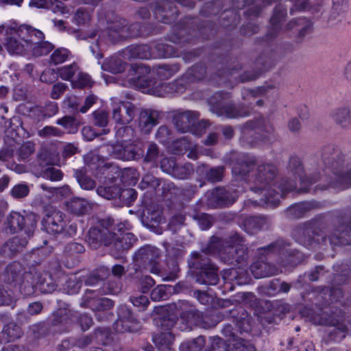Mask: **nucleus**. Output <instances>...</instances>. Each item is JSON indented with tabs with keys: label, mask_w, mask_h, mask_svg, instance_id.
<instances>
[{
	"label": "nucleus",
	"mask_w": 351,
	"mask_h": 351,
	"mask_svg": "<svg viewBox=\"0 0 351 351\" xmlns=\"http://www.w3.org/2000/svg\"><path fill=\"white\" fill-rule=\"evenodd\" d=\"M321 160L322 166L320 168L323 174L319 173V177L309 178L304 175L298 158H291L289 164L296 167L295 174L301 184L306 181L311 184L319 181L317 187L322 190L330 188L343 190L351 186V167L347 166L345 156L336 145L329 144L324 146L321 150Z\"/></svg>",
	"instance_id": "f257e3e1"
},
{
	"label": "nucleus",
	"mask_w": 351,
	"mask_h": 351,
	"mask_svg": "<svg viewBox=\"0 0 351 351\" xmlns=\"http://www.w3.org/2000/svg\"><path fill=\"white\" fill-rule=\"evenodd\" d=\"M278 169L272 163H262L257 166L256 170L252 175L253 185L250 186L251 191L263 195L260 198V203L271 207L278 206L280 198L289 191L295 190L297 187L298 175L295 180L287 178L276 180Z\"/></svg>",
	"instance_id": "f03ea898"
},
{
	"label": "nucleus",
	"mask_w": 351,
	"mask_h": 351,
	"mask_svg": "<svg viewBox=\"0 0 351 351\" xmlns=\"http://www.w3.org/2000/svg\"><path fill=\"white\" fill-rule=\"evenodd\" d=\"M291 235L296 242L307 247L314 243L326 245L328 241L330 245H351V222L339 223L324 235L315 232V223L308 221L297 226Z\"/></svg>",
	"instance_id": "7ed1b4c3"
},
{
	"label": "nucleus",
	"mask_w": 351,
	"mask_h": 351,
	"mask_svg": "<svg viewBox=\"0 0 351 351\" xmlns=\"http://www.w3.org/2000/svg\"><path fill=\"white\" fill-rule=\"evenodd\" d=\"M86 241L93 249H98L102 245L110 247L111 253L118 256L133 245L136 238L130 232L117 234L107 228L95 227L89 230Z\"/></svg>",
	"instance_id": "20e7f679"
},
{
	"label": "nucleus",
	"mask_w": 351,
	"mask_h": 351,
	"mask_svg": "<svg viewBox=\"0 0 351 351\" xmlns=\"http://www.w3.org/2000/svg\"><path fill=\"white\" fill-rule=\"evenodd\" d=\"M243 143L253 147L258 143H270L275 138V128L269 119L261 116L241 126Z\"/></svg>",
	"instance_id": "39448f33"
},
{
	"label": "nucleus",
	"mask_w": 351,
	"mask_h": 351,
	"mask_svg": "<svg viewBox=\"0 0 351 351\" xmlns=\"http://www.w3.org/2000/svg\"><path fill=\"white\" fill-rule=\"evenodd\" d=\"M16 34L27 45L34 56L47 55L54 47L51 43L44 40L45 35L43 32L31 25H21L16 31Z\"/></svg>",
	"instance_id": "423d86ee"
},
{
	"label": "nucleus",
	"mask_w": 351,
	"mask_h": 351,
	"mask_svg": "<svg viewBox=\"0 0 351 351\" xmlns=\"http://www.w3.org/2000/svg\"><path fill=\"white\" fill-rule=\"evenodd\" d=\"M47 274L44 276L40 274L32 272H25L23 274L22 281L20 283L19 289L21 293L25 296H31L36 293L37 288L42 293H49L56 289V285L51 282H47Z\"/></svg>",
	"instance_id": "0eeeda50"
},
{
	"label": "nucleus",
	"mask_w": 351,
	"mask_h": 351,
	"mask_svg": "<svg viewBox=\"0 0 351 351\" xmlns=\"http://www.w3.org/2000/svg\"><path fill=\"white\" fill-rule=\"evenodd\" d=\"M220 93H216L209 99L210 110L213 113L218 116H225L229 119H236L247 117L251 113L250 107L234 104H223L221 102L216 100L217 97H220Z\"/></svg>",
	"instance_id": "6e6552de"
},
{
	"label": "nucleus",
	"mask_w": 351,
	"mask_h": 351,
	"mask_svg": "<svg viewBox=\"0 0 351 351\" xmlns=\"http://www.w3.org/2000/svg\"><path fill=\"white\" fill-rule=\"evenodd\" d=\"M159 256L158 249L151 245H145L135 253L134 260L138 267L147 269L152 274H160Z\"/></svg>",
	"instance_id": "1a4fd4ad"
},
{
	"label": "nucleus",
	"mask_w": 351,
	"mask_h": 351,
	"mask_svg": "<svg viewBox=\"0 0 351 351\" xmlns=\"http://www.w3.org/2000/svg\"><path fill=\"white\" fill-rule=\"evenodd\" d=\"M208 250L211 253H219L220 258L225 263H236L237 247L223 243L217 237L213 236L210 238Z\"/></svg>",
	"instance_id": "9d476101"
},
{
	"label": "nucleus",
	"mask_w": 351,
	"mask_h": 351,
	"mask_svg": "<svg viewBox=\"0 0 351 351\" xmlns=\"http://www.w3.org/2000/svg\"><path fill=\"white\" fill-rule=\"evenodd\" d=\"M64 218L63 213L56 209H52L45 215L42 223L48 233L58 234L62 232L66 226Z\"/></svg>",
	"instance_id": "9b49d317"
},
{
	"label": "nucleus",
	"mask_w": 351,
	"mask_h": 351,
	"mask_svg": "<svg viewBox=\"0 0 351 351\" xmlns=\"http://www.w3.org/2000/svg\"><path fill=\"white\" fill-rule=\"evenodd\" d=\"M237 198L235 191L225 188H216L208 195V204L214 208H221L232 204Z\"/></svg>",
	"instance_id": "f8f14e48"
},
{
	"label": "nucleus",
	"mask_w": 351,
	"mask_h": 351,
	"mask_svg": "<svg viewBox=\"0 0 351 351\" xmlns=\"http://www.w3.org/2000/svg\"><path fill=\"white\" fill-rule=\"evenodd\" d=\"M135 114L136 107L133 104L121 101L114 106L112 116L116 123L125 125L132 121Z\"/></svg>",
	"instance_id": "ddd939ff"
},
{
	"label": "nucleus",
	"mask_w": 351,
	"mask_h": 351,
	"mask_svg": "<svg viewBox=\"0 0 351 351\" xmlns=\"http://www.w3.org/2000/svg\"><path fill=\"white\" fill-rule=\"evenodd\" d=\"M272 224L271 219L267 216H249L245 217L241 228L249 234H255L261 230H267Z\"/></svg>",
	"instance_id": "4468645a"
},
{
	"label": "nucleus",
	"mask_w": 351,
	"mask_h": 351,
	"mask_svg": "<svg viewBox=\"0 0 351 351\" xmlns=\"http://www.w3.org/2000/svg\"><path fill=\"white\" fill-rule=\"evenodd\" d=\"M257 65H262L258 71H246L241 74H239L238 69H232L226 72V76L230 77V80L233 78L236 82H246L255 80L261 74L263 71L269 67V62H263V57H259L256 60Z\"/></svg>",
	"instance_id": "2eb2a0df"
},
{
	"label": "nucleus",
	"mask_w": 351,
	"mask_h": 351,
	"mask_svg": "<svg viewBox=\"0 0 351 351\" xmlns=\"http://www.w3.org/2000/svg\"><path fill=\"white\" fill-rule=\"evenodd\" d=\"M199 118V113L197 111L178 112L173 115V122L176 128L180 132H191L194 123L198 121Z\"/></svg>",
	"instance_id": "dca6fc26"
},
{
	"label": "nucleus",
	"mask_w": 351,
	"mask_h": 351,
	"mask_svg": "<svg viewBox=\"0 0 351 351\" xmlns=\"http://www.w3.org/2000/svg\"><path fill=\"white\" fill-rule=\"evenodd\" d=\"M254 157L248 155H240L232 163V173L238 179H246L250 172L254 168Z\"/></svg>",
	"instance_id": "f3484780"
},
{
	"label": "nucleus",
	"mask_w": 351,
	"mask_h": 351,
	"mask_svg": "<svg viewBox=\"0 0 351 351\" xmlns=\"http://www.w3.org/2000/svg\"><path fill=\"white\" fill-rule=\"evenodd\" d=\"M93 291L87 289L80 306L89 308L95 311H103L110 309L114 306V302L107 298H93L90 295Z\"/></svg>",
	"instance_id": "a211bd4d"
},
{
	"label": "nucleus",
	"mask_w": 351,
	"mask_h": 351,
	"mask_svg": "<svg viewBox=\"0 0 351 351\" xmlns=\"http://www.w3.org/2000/svg\"><path fill=\"white\" fill-rule=\"evenodd\" d=\"M217 271V267L213 264L199 271H193L192 277L199 285H216L219 280Z\"/></svg>",
	"instance_id": "6ab92c4d"
},
{
	"label": "nucleus",
	"mask_w": 351,
	"mask_h": 351,
	"mask_svg": "<svg viewBox=\"0 0 351 351\" xmlns=\"http://www.w3.org/2000/svg\"><path fill=\"white\" fill-rule=\"evenodd\" d=\"M258 250L262 254H268L269 252L278 254L282 256L280 263L282 266H286L289 262L292 261L291 260L287 261L283 260L284 256L285 258L287 256H291L292 252L290 250V243L282 239H278L267 246L259 248Z\"/></svg>",
	"instance_id": "aec40b11"
},
{
	"label": "nucleus",
	"mask_w": 351,
	"mask_h": 351,
	"mask_svg": "<svg viewBox=\"0 0 351 351\" xmlns=\"http://www.w3.org/2000/svg\"><path fill=\"white\" fill-rule=\"evenodd\" d=\"M330 117L341 129H351V108L349 106H341L334 108L330 113Z\"/></svg>",
	"instance_id": "412c9836"
},
{
	"label": "nucleus",
	"mask_w": 351,
	"mask_h": 351,
	"mask_svg": "<svg viewBox=\"0 0 351 351\" xmlns=\"http://www.w3.org/2000/svg\"><path fill=\"white\" fill-rule=\"evenodd\" d=\"M23 274L21 264L17 262H14L6 267L0 282L13 288L16 285L21 278H23Z\"/></svg>",
	"instance_id": "4be33fe9"
},
{
	"label": "nucleus",
	"mask_w": 351,
	"mask_h": 351,
	"mask_svg": "<svg viewBox=\"0 0 351 351\" xmlns=\"http://www.w3.org/2000/svg\"><path fill=\"white\" fill-rule=\"evenodd\" d=\"M160 114L156 110L145 109L141 111L138 125L142 132L149 134L152 128L158 124Z\"/></svg>",
	"instance_id": "5701e85b"
},
{
	"label": "nucleus",
	"mask_w": 351,
	"mask_h": 351,
	"mask_svg": "<svg viewBox=\"0 0 351 351\" xmlns=\"http://www.w3.org/2000/svg\"><path fill=\"white\" fill-rule=\"evenodd\" d=\"M27 237H14L6 241L0 249V254L4 257L11 258L22 251L27 245Z\"/></svg>",
	"instance_id": "b1692460"
},
{
	"label": "nucleus",
	"mask_w": 351,
	"mask_h": 351,
	"mask_svg": "<svg viewBox=\"0 0 351 351\" xmlns=\"http://www.w3.org/2000/svg\"><path fill=\"white\" fill-rule=\"evenodd\" d=\"M287 16V9L282 4H279L274 10V13L270 19L271 28L267 32V36L270 38L276 37L282 30L281 23Z\"/></svg>",
	"instance_id": "393cba45"
},
{
	"label": "nucleus",
	"mask_w": 351,
	"mask_h": 351,
	"mask_svg": "<svg viewBox=\"0 0 351 351\" xmlns=\"http://www.w3.org/2000/svg\"><path fill=\"white\" fill-rule=\"evenodd\" d=\"M250 270L256 278H266L278 274V269L274 265L263 261H257L252 264Z\"/></svg>",
	"instance_id": "a878e982"
},
{
	"label": "nucleus",
	"mask_w": 351,
	"mask_h": 351,
	"mask_svg": "<svg viewBox=\"0 0 351 351\" xmlns=\"http://www.w3.org/2000/svg\"><path fill=\"white\" fill-rule=\"evenodd\" d=\"M208 254H212L208 250V247L200 252H193L188 259V265L191 269L200 270L206 267H208L213 263L208 257Z\"/></svg>",
	"instance_id": "bb28decb"
},
{
	"label": "nucleus",
	"mask_w": 351,
	"mask_h": 351,
	"mask_svg": "<svg viewBox=\"0 0 351 351\" xmlns=\"http://www.w3.org/2000/svg\"><path fill=\"white\" fill-rule=\"evenodd\" d=\"M68 212L81 216L87 214L91 210L90 204L84 198L73 197L65 203Z\"/></svg>",
	"instance_id": "cd10ccee"
},
{
	"label": "nucleus",
	"mask_w": 351,
	"mask_h": 351,
	"mask_svg": "<svg viewBox=\"0 0 351 351\" xmlns=\"http://www.w3.org/2000/svg\"><path fill=\"white\" fill-rule=\"evenodd\" d=\"M22 222H25L24 215L19 212L12 211L5 218L3 223L4 230L6 233L13 234L19 232Z\"/></svg>",
	"instance_id": "c85d7f7f"
},
{
	"label": "nucleus",
	"mask_w": 351,
	"mask_h": 351,
	"mask_svg": "<svg viewBox=\"0 0 351 351\" xmlns=\"http://www.w3.org/2000/svg\"><path fill=\"white\" fill-rule=\"evenodd\" d=\"M5 47L10 54L25 55L31 52L27 45L17 36L16 33L14 36L7 38Z\"/></svg>",
	"instance_id": "c756f323"
},
{
	"label": "nucleus",
	"mask_w": 351,
	"mask_h": 351,
	"mask_svg": "<svg viewBox=\"0 0 351 351\" xmlns=\"http://www.w3.org/2000/svg\"><path fill=\"white\" fill-rule=\"evenodd\" d=\"M23 332L15 322H10L5 324L1 332V338L5 342L12 341L22 337Z\"/></svg>",
	"instance_id": "7c9ffc66"
},
{
	"label": "nucleus",
	"mask_w": 351,
	"mask_h": 351,
	"mask_svg": "<svg viewBox=\"0 0 351 351\" xmlns=\"http://www.w3.org/2000/svg\"><path fill=\"white\" fill-rule=\"evenodd\" d=\"M180 321L185 326L184 328L182 327V330H192L194 326L202 323V316L198 311L191 309L182 313Z\"/></svg>",
	"instance_id": "2f4dec72"
},
{
	"label": "nucleus",
	"mask_w": 351,
	"mask_h": 351,
	"mask_svg": "<svg viewBox=\"0 0 351 351\" xmlns=\"http://www.w3.org/2000/svg\"><path fill=\"white\" fill-rule=\"evenodd\" d=\"M313 207L314 205L311 202H300L289 206L285 210V215L290 219H298L304 217Z\"/></svg>",
	"instance_id": "473e14b6"
},
{
	"label": "nucleus",
	"mask_w": 351,
	"mask_h": 351,
	"mask_svg": "<svg viewBox=\"0 0 351 351\" xmlns=\"http://www.w3.org/2000/svg\"><path fill=\"white\" fill-rule=\"evenodd\" d=\"M24 219H25V222H22L19 231H23L26 235L25 237L29 239L34 235L36 229L38 217L33 213H29L24 215Z\"/></svg>",
	"instance_id": "72a5a7b5"
},
{
	"label": "nucleus",
	"mask_w": 351,
	"mask_h": 351,
	"mask_svg": "<svg viewBox=\"0 0 351 351\" xmlns=\"http://www.w3.org/2000/svg\"><path fill=\"white\" fill-rule=\"evenodd\" d=\"M127 52L129 58L149 59L152 57L151 48L147 45H132Z\"/></svg>",
	"instance_id": "f704fd0d"
},
{
	"label": "nucleus",
	"mask_w": 351,
	"mask_h": 351,
	"mask_svg": "<svg viewBox=\"0 0 351 351\" xmlns=\"http://www.w3.org/2000/svg\"><path fill=\"white\" fill-rule=\"evenodd\" d=\"M174 336L171 332H161L154 337V341L160 351L171 350Z\"/></svg>",
	"instance_id": "c9c22d12"
},
{
	"label": "nucleus",
	"mask_w": 351,
	"mask_h": 351,
	"mask_svg": "<svg viewBox=\"0 0 351 351\" xmlns=\"http://www.w3.org/2000/svg\"><path fill=\"white\" fill-rule=\"evenodd\" d=\"M76 317L75 313L69 308H62L53 314L51 324L54 326L67 323Z\"/></svg>",
	"instance_id": "e433bc0d"
},
{
	"label": "nucleus",
	"mask_w": 351,
	"mask_h": 351,
	"mask_svg": "<svg viewBox=\"0 0 351 351\" xmlns=\"http://www.w3.org/2000/svg\"><path fill=\"white\" fill-rule=\"evenodd\" d=\"M74 175L82 189L92 190L96 186L95 181L86 174L85 169L75 170Z\"/></svg>",
	"instance_id": "4c0bfd02"
},
{
	"label": "nucleus",
	"mask_w": 351,
	"mask_h": 351,
	"mask_svg": "<svg viewBox=\"0 0 351 351\" xmlns=\"http://www.w3.org/2000/svg\"><path fill=\"white\" fill-rule=\"evenodd\" d=\"M179 70L177 65H158L153 68L154 73L157 75L159 80H165L171 77Z\"/></svg>",
	"instance_id": "58836bf2"
},
{
	"label": "nucleus",
	"mask_w": 351,
	"mask_h": 351,
	"mask_svg": "<svg viewBox=\"0 0 351 351\" xmlns=\"http://www.w3.org/2000/svg\"><path fill=\"white\" fill-rule=\"evenodd\" d=\"M124 65L120 58L112 57L102 64L101 68L103 70L112 73H119L124 71Z\"/></svg>",
	"instance_id": "ea45409f"
},
{
	"label": "nucleus",
	"mask_w": 351,
	"mask_h": 351,
	"mask_svg": "<svg viewBox=\"0 0 351 351\" xmlns=\"http://www.w3.org/2000/svg\"><path fill=\"white\" fill-rule=\"evenodd\" d=\"M56 124L62 126L68 133L75 134L78 131L80 123L73 116H64L56 121Z\"/></svg>",
	"instance_id": "a19ab883"
},
{
	"label": "nucleus",
	"mask_w": 351,
	"mask_h": 351,
	"mask_svg": "<svg viewBox=\"0 0 351 351\" xmlns=\"http://www.w3.org/2000/svg\"><path fill=\"white\" fill-rule=\"evenodd\" d=\"M295 27H298L300 36H304L311 29V23L305 18H300L292 20L287 25V29H291Z\"/></svg>",
	"instance_id": "79ce46f5"
},
{
	"label": "nucleus",
	"mask_w": 351,
	"mask_h": 351,
	"mask_svg": "<svg viewBox=\"0 0 351 351\" xmlns=\"http://www.w3.org/2000/svg\"><path fill=\"white\" fill-rule=\"evenodd\" d=\"M121 187L114 184L110 186H99L97 189V193L101 197L107 199L119 198Z\"/></svg>",
	"instance_id": "37998d69"
},
{
	"label": "nucleus",
	"mask_w": 351,
	"mask_h": 351,
	"mask_svg": "<svg viewBox=\"0 0 351 351\" xmlns=\"http://www.w3.org/2000/svg\"><path fill=\"white\" fill-rule=\"evenodd\" d=\"M328 324L334 326V328L329 331L331 340L339 341L345 338L346 332L347 330V328L345 325L339 324L337 321H331Z\"/></svg>",
	"instance_id": "c03bdc74"
},
{
	"label": "nucleus",
	"mask_w": 351,
	"mask_h": 351,
	"mask_svg": "<svg viewBox=\"0 0 351 351\" xmlns=\"http://www.w3.org/2000/svg\"><path fill=\"white\" fill-rule=\"evenodd\" d=\"M122 24L123 25V30H121L119 36L132 38L137 37L141 35V26L138 23H133L130 26L127 25L126 21L124 19L121 20Z\"/></svg>",
	"instance_id": "a18cd8bd"
},
{
	"label": "nucleus",
	"mask_w": 351,
	"mask_h": 351,
	"mask_svg": "<svg viewBox=\"0 0 351 351\" xmlns=\"http://www.w3.org/2000/svg\"><path fill=\"white\" fill-rule=\"evenodd\" d=\"M205 346L204 337L199 336L191 341L184 342L180 346L182 351H202Z\"/></svg>",
	"instance_id": "49530a36"
},
{
	"label": "nucleus",
	"mask_w": 351,
	"mask_h": 351,
	"mask_svg": "<svg viewBox=\"0 0 351 351\" xmlns=\"http://www.w3.org/2000/svg\"><path fill=\"white\" fill-rule=\"evenodd\" d=\"M152 56L157 58H169L173 55L174 51L171 45L158 43L152 51Z\"/></svg>",
	"instance_id": "de8ad7c7"
},
{
	"label": "nucleus",
	"mask_w": 351,
	"mask_h": 351,
	"mask_svg": "<svg viewBox=\"0 0 351 351\" xmlns=\"http://www.w3.org/2000/svg\"><path fill=\"white\" fill-rule=\"evenodd\" d=\"M225 168L223 166H218L210 168L205 174L207 181L215 183L221 181L223 177Z\"/></svg>",
	"instance_id": "09e8293b"
},
{
	"label": "nucleus",
	"mask_w": 351,
	"mask_h": 351,
	"mask_svg": "<svg viewBox=\"0 0 351 351\" xmlns=\"http://www.w3.org/2000/svg\"><path fill=\"white\" fill-rule=\"evenodd\" d=\"M193 170L191 164H184L183 165H176L171 176L178 179H186L193 173Z\"/></svg>",
	"instance_id": "8fccbe9b"
},
{
	"label": "nucleus",
	"mask_w": 351,
	"mask_h": 351,
	"mask_svg": "<svg viewBox=\"0 0 351 351\" xmlns=\"http://www.w3.org/2000/svg\"><path fill=\"white\" fill-rule=\"evenodd\" d=\"M79 71V67L75 63L62 66L58 70V74L64 80H70Z\"/></svg>",
	"instance_id": "3c124183"
},
{
	"label": "nucleus",
	"mask_w": 351,
	"mask_h": 351,
	"mask_svg": "<svg viewBox=\"0 0 351 351\" xmlns=\"http://www.w3.org/2000/svg\"><path fill=\"white\" fill-rule=\"evenodd\" d=\"M121 30H123V25L121 21L114 23L109 27L108 36L112 42L115 43L126 38V37L119 36Z\"/></svg>",
	"instance_id": "603ef678"
},
{
	"label": "nucleus",
	"mask_w": 351,
	"mask_h": 351,
	"mask_svg": "<svg viewBox=\"0 0 351 351\" xmlns=\"http://www.w3.org/2000/svg\"><path fill=\"white\" fill-rule=\"evenodd\" d=\"M160 156V149L158 146L152 142L149 143L147 147L146 154L144 156V161L146 162H155Z\"/></svg>",
	"instance_id": "864d4df0"
},
{
	"label": "nucleus",
	"mask_w": 351,
	"mask_h": 351,
	"mask_svg": "<svg viewBox=\"0 0 351 351\" xmlns=\"http://www.w3.org/2000/svg\"><path fill=\"white\" fill-rule=\"evenodd\" d=\"M93 123L99 127H105L108 123V113L104 110H97L92 114Z\"/></svg>",
	"instance_id": "5fc2aeb1"
},
{
	"label": "nucleus",
	"mask_w": 351,
	"mask_h": 351,
	"mask_svg": "<svg viewBox=\"0 0 351 351\" xmlns=\"http://www.w3.org/2000/svg\"><path fill=\"white\" fill-rule=\"evenodd\" d=\"M109 274V270L106 267H101L95 273L90 275L86 280V285H93L104 280Z\"/></svg>",
	"instance_id": "6e6d98bb"
},
{
	"label": "nucleus",
	"mask_w": 351,
	"mask_h": 351,
	"mask_svg": "<svg viewBox=\"0 0 351 351\" xmlns=\"http://www.w3.org/2000/svg\"><path fill=\"white\" fill-rule=\"evenodd\" d=\"M0 282V306L10 305L12 302V291L11 287Z\"/></svg>",
	"instance_id": "4d7b16f0"
},
{
	"label": "nucleus",
	"mask_w": 351,
	"mask_h": 351,
	"mask_svg": "<svg viewBox=\"0 0 351 351\" xmlns=\"http://www.w3.org/2000/svg\"><path fill=\"white\" fill-rule=\"evenodd\" d=\"M70 55L69 51L66 48H58L51 56V61L54 64L65 62Z\"/></svg>",
	"instance_id": "13d9d810"
},
{
	"label": "nucleus",
	"mask_w": 351,
	"mask_h": 351,
	"mask_svg": "<svg viewBox=\"0 0 351 351\" xmlns=\"http://www.w3.org/2000/svg\"><path fill=\"white\" fill-rule=\"evenodd\" d=\"M137 197V192L133 189H125L120 191L119 199L126 205H130Z\"/></svg>",
	"instance_id": "bf43d9fd"
},
{
	"label": "nucleus",
	"mask_w": 351,
	"mask_h": 351,
	"mask_svg": "<svg viewBox=\"0 0 351 351\" xmlns=\"http://www.w3.org/2000/svg\"><path fill=\"white\" fill-rule=\"evenodd\" d=\"M38 134L42 138L60 137L64 132L53 126H45L38 131Z\"/></svg>",
	"instance_id": "052dcab7"
},
{
	"label": "nucleus",
	"mask_w": 351,
	"mask_h": 351,
	"mask_svg": "<svg viewBox=\"0 0 351 351\" xmlns=\"http://www.w3.org/2000/svg\"><path fill=\"white\" fill-rule=\"evenodd\" d=\"M114 328L117 332H134L136 329L132 326V322L129 319L119 318L114 324Z\"/></svg>",
	"instance_id": "680f3d73"
},
{
	"label": "nucleus",
	"mask_w": 351,
	"mask_h": 351,
	"mask_svg": "<svg viewBox=\"0 0 351 351\" xmlns=\"http://www.w3.org/2000/svg\"><path fill=\"white\" fill-rule=\"evenodd\" d=\"M206 68L202 64H197L193 66L187 72V75L191 80H200L206 75Z\"/></svg>",
	"instance_id": "e2e57ef3"
},
{
	"label": "nucleus",
	"mask_w": 351,
	"mask_h": 351,
	"mask_svg": "<svg viewBox=\"0 0 351 351\" xmlns=\"http://www.w3.org/2000/svg\"><path fill=\"white\" fill-rule=\"evenodd\" d=\"M160 184V180L152 174H146L142 179L140 186L143 189L147 188L156 189Z\"/></svg>",
	"instance_id": "0e129e2a"
},
{
	"label": "nucleus",
	"mask_w": 351,
	"mask_h": 351,
	"mask_svg": "<svg viewBox=\"0 0 351 351\" xmlns=\"http://www.w3.org/2000/svg\"><path fill=\"white\" fill-rule=\"evenodd\" d=\"M143 156V151L140 148L133 145L126 146L125 160H138Z\"/></svg>",
	"instance_id": "69168bd1"
},
{
	"label": "nucleus",
	"mask_w": 351,
	"mask_h": 351,
	"mask_svg": "<svg viewBox=\"0 0 351 351\" xmlns=\"http://www.w3.org/2000/svg\"><path fill=\"white\" fill-rule=\"evenodd\" d=\"M193 218L197 221L202 230H206L212 226V217L208 214L197 213L194 215Z\"/></svg>",
	"instance_id": "338daca9"
},
{
	"label": "nucleus",
	"mask_w": 351,
	"mask_h": 351,
	"mask_svg": "<svg viewBox=\"0 0 351 351\" xmlns=\"http://www.w3.org/2000/svg\"><path fill=\"white\" fill-rule=\"evenodd\" d=\"M156 138L162 143H166L171 140V131L166 125H161L156 133Z\"/></svg>",
	"instance_id": "774afa93"
}]
</instances>
